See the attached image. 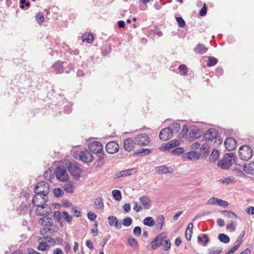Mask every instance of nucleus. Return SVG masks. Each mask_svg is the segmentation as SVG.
<instances>
[{"label":"nucleus","instance_id":"nucleus-1","mask_svg":"<svg viewBox=\"0 0 254 254\" xmlns=\"http://www.w3.org/2000/svg\"><path fill=\"white\" fill-rule=\"evenodd\" d=\"M161 246H164L165 251H168L171 248V243L165 233L156 236L147 247L148 250H155Z\"/></svg>","mask_w":254,"mask_h":254},{"label":"nucleus","instance_id":"nucleus-2","mask_svg":"<svg viewBox=\"0 0 254 254\" xmlns=\"http://www.w3.org/2000/svg\"><path fill=\"white\" fill-rule=\"evenodd\" d=\"M203 138L204 140L210 141L216 145L221 144L223 141L218 134V130L213 128H210L206 130L203 135Z\"/></svg>","mask_w":254,"mask_h":254},{"label":"nucleus","instance_id":"nucleus-3","mask_svg":"<svg viewBox=\"0 0 254 254\" xmlns=\"http://www.w3.org/2000/svg\"><path fill=\"white\" fill-rule=\"evenodd\" d=\"M235 161V157L233 153L226 154L222 160L218 161L217 165L222 169H228Z\"/></svg>","mask_w":254,"mask_h":254},{"label":"nucleus","instance_id":"nucleus-4","mask_svg":"<svg viewBox=\"0 0 254 254\" xmlns=\"http://www.w3.org/2000/svg\"><path fill=\"white\" fill-rule=\"evenodd\" d=\"M43 201L40 202V204L38 205V208L36 210L37 215L40 216H47L52 212L51 208L46 203L47 202L48 198L43 197Z\"/></svg>","mask_w":254,"mask_h":254},{"label":"nucleus","instance_id":"nucleus-5","mask_svg":"<svg viewBox=\"0 0 254 254\" xmlns=\"http://www.w3.org/2000/svg\"><path fill=\"white\" fill-rule=\"evenodd\" d=\"M73 157L86 163L91 162L93 160L92 154L87 150L80 152L76 151L74 153Z\"/></svg>","mask_w":254,"mask_h":254},{"label":"nucleus","instance_id":"nucleus-6","mask_svg":"<svg viewBox=\"0 0 254 254\" xmlns=\"http://www.w3.org/2000/svg\"><path fill=\"white\" fill-rule=\"evenodd\" d=\"M67 170L75 180H78L80 178L81 169L79 164L76 162H70L67 166Z\"/></svg>","mask_w":254,"mask_h":254},{"label":"nucleus","instance_id":"nucleus-7","mask_svg":"<svg viewBox=\"0 0 254 254\" xmlns=\"http://www.w3.org/2000/svg\"><path fill=\"white\" fill-rule=\"evenodd\" d=\"M50 190L49 185L45 181H41L38 183L34 189V192L43 195V197L46 196Z\"/></svg>","mask_w":254,"mask_h":254},{"label":"nucleus","instance_id":"nucleus-8","mask_svg":"<svg viewBox=\"0 0 254 254\" xmlns=\"http://www.w3.org/2000/svg\"><path fill=\"white\" fill-rule=\"evenodd\" d=\"M238 153L240 158L245 161L250 159L253 155V150L247 145L240 147Z\"/></svg>","mask_w":254,"mask_h":254},{"label":"nucleus","instance_id":"nucleus-9","mask_svg":"<svg viewBox=\"0 0 254 254\" xmlns=\"http://www.w3.org/2000/svg\"><path fill=\"white\" fill-rule=\"evenodd\" d=\"M134 140L137 145L146 146L150 142L148 135L146 133L139 134L134 137Z\"/></svg>","mask_w":254,"mask_h":254},{"label":"nucleus","instance_id":"nucleus-10","mask_svg":"<svg viewBox=\"0 0 254 254\" xmlns=\"http://www.w3.org/2000/svg\"><path fill=\"white\" fill-rule=\"evenodd\" d=\"M173 135L171 127H169L161 129L159 136L161 140L166 141L172 138Z\"/></svg>","mask_w":254,"mask_h":254},{"label":"nucleus","instance_id":"nucleus-11","mask_svg":"<svg viewBox=\"0 0 254 254\" xmlns=\"http://www.w3.org/2000/svg\"><path fill=\"white\" fill-rule=\"evenodd\" d=\"M88 149L91 153L96 154L103 151V146L101 142L94 141L89 144Z\"/></svg>","mask_w":254,"mask_h":254},{"label":"nucleus","instance_id":"nucleus-12","mask_svg":"<svg viewBox=\"0 0 254 254\" xmlns=\"http://www.w3.org/2000/svg\"><path fill=\"white\" fill-rule=\"evenodd\" d=\"M68 175L64 169V191L67 193H72L74 191V187L73 182L67 181Z\"/></svg>","mask_w":254,"mask_h":254},{"label":"nucleus","instance_id":"nucleus-13","mask_svg":"<svg viewBox=\"0 0 254 254\" xmlns=\"http://www.w3.org/2000/svg\"><path fill=\"white\" fill-rule=\"evenodd\" d=\"M119 148V145L114 141H110L105 146L106 151L109 154H114L117 152Z\"/></svg>","mask_w":254,"mask_h":254},{"label":"nucleus","instance_id":"nucleus-14","mask_svg":"<svg viewBox=\"0 0 254 254\" xmlns=\"http://www.w3.org/2000/svg\"><path fill=\"white\" fill-rule=\"evenodd\" d=\"M40 233L43 237L40 238L39 240L43 241L46 240L49 237H52L55 234V231L52 227H50L46 229H40Z\"/></svg>","mask_w":254,"mask_h":254},{"label":"nucleus","instance_id":"nucleus-15","mask_svg":"<svg viewBox=\"0 0 254 254\" xmlns=\"http://www.w3.org/2000/svg\"><path fill=\"white\" fill-rule=\"evenodd\" d=\"M224 145L228 151H233L236 148L237 142L234 138L229 137L225 139Z\"/></svg>","mask_w":254,"mask_h":254},{"label":"nucleus","instance_id":"nucleus-16","mask_svg":"<svg viewBox=\"0 0 254 254\" xmlns=\"http://www.w3.org/2000/svg\"><path fill=\"white\" fill-rule=\"evenodd\" d=\"M180 144V142L178 140H172L171 141L168 142L167 143H164L163 145H162L160 149L162 151H167L170 150L171 149L179 146Z\"/></svg>","mask_w":254,"mask_h":254},{"label":"nucleus","instance_id":"nucleus-17","mask_svg":"<svg viewBox=\"0 0 254 254\" xmlns=\"http://www.w3.org/2000/svg\"><path fill=\"white\" fill-rule=\"evenodd\" d=\"M136 144L134 139L131 138H127L124 141V148L127 151L130 152L132 151Z\"/></svg>","mask_w":254,"mask_h":254},{"label":"nucleus","instance_id":"nucleus-18","mask_svg":"<svg viewBox=\"0 0 254 254\" xmlns=\"http://www.w3.org/2000/svg\"><path fill=\"white\" fill-rule=\"evenodd\" d=\"M109 224L111 227H115L117 229L122 228V223L120 222L116 216H109L108 218Z\"/></svg>","mask_w":254,"mask_h":254},{"label":"nucleus","instance_id":"nucleus-19","mask_svg":"<svg viewBox=\"0 0 254 254\" xmlns=\"http://www.w3.org/2000/svg\"><path fill=\"white\" fill-rule=\"evenodd\" d=\"M201 135V131L197 127H192L190 128L189 133L190 139H194L199 137Z\"/></svg>","mask_w":254,"mask_h":254},{"label":"nucleus","instance_id":"nucleus-20","mask_svg":"<svg viewBox=\"0 0 254 254\" xmlns=\"http://www.w3.org/2000/svg\"><path fill=\"white\" fill-rule=\"evenodd\" d=\"M140 203L146 209H149L151 206V200L149 197L147 195H143L139 197Z\"/></svg>","mask_w":254,"mask_h":254},{"label":"nucleus","instance_id":"nucleus-21","mask_svg":"<svg viewBox=\"0 0 254 254\" xmlns=\"http://www.w3.org/2000/svg\"><path fill=\"white\" fill-rule=\"evenodd\" d=\"M39 223L43 227H53V220L48 216L41 218L39 220Z\"/></svg>","mask_w":254,"mask_h":254},{"label":"nucleus","instance_id":"nucleus-22","mask_svg":"<svg viewBox=\"0 0 254 254\" xmlns=\"http://www.w3.org/2000/svg\"><path fill=\"white\" fill-rule=\"evenodd\" d=\"M159 174L172 173L173 169L171 167H167L165 165L158 166L155 168Z\"/></svg>","mask_w":254,"mask_h":254},{"label":"nucleus","instance_id":"nucleus-23","mask_svg":"<svg viewBox=\"0 0 254 254\" xmlns=\"http://www.w3.org/2000/svg\"><path fill=\"white\" fill-rule=\"evenodd\" d=\"M137 172V170L136 168H131L127 169L126 170L120 171L117 175V177H127L133 174V173H136Z\"/></svg>","mask_w":254,"mask_h":254},{"label":"nucleus","instance_id":"nucleus-24","mask_svg":"<svg viewBox=\"0 0 254 254\" xmlns=\"http://www.w3.org/2000/svg\"><path fill=\"white\" fill-rule=\"evenodd\" d=\"M56 176L59 180L64 182V166L60 165L55 171Z\"/></svg>","mask_w":254,"mask_h":254},{"label":"nucleus","instance_id":"nucleus-25","mask_svg":"<svg viewBox=\"0 0 254 254\" xmlns=\"http://www.w3.org/2000/svg\"><path fill=\"white\" fill-rule=\"evenodd\" d=\"M104 205L103 199L102 197H98L94 200V208L95 209L102 210L104 209Z\"/></svg>","mask_w":254,"mask_h":254},{"label":"nucleus","instance_id":"nucleus-26","mask_svg":"<svg viewBox=\"0 0 254 254\" xmlns=\"http://www.w3.org/2000/svg\"><path fill=\"white\" fill-rule=\"evenodd\" d=\"M63 64V63L62 61H58L52 66V68L57 74L62 73L64 72Z\"/></svg>","mask_w":254,"mask_h":254},{"label":"nucleus","instance_id":"nucleus-27","mask_svg":"<svg viewBox=\"0 0 254 254\" xmlns=\"http://www.w3.org/2000/svg\"><path fill=\"white\" fill-rule=\"evenodd\" d=\"M244 170L247 174H254V162H251L245 164L244 166Z\"/></svg>","mask_w":254,"mask_h":254},{"label":"nucleus","instance_id":"nucleus-28","mask_svg":"<svg viewBox=\"0 0 254 254\" xmlns=\"http://www.w3.org/2000/svg\"><path fill=\"white\" fill-rule=\"evenodd\" d=\"M196 53L199 55H202L205 53L207 51V48L202 44H198L194 49Z\"/></svg>","mask_w":254,"mask_h":254},{"label":"nucleus","instance_id":"nucleus-29","mask_svg":"<svg viewBox=\"0 0 254 254\" xmlns=\"http://www.w3.org/2000/svg\"><path fill=\"white\" fill-rule=\"evenodd\" d=\"M185 157L189 160L194 159L198 160L199 158L200 154L195 151H190L185 154Z\"/></svg>","mask_w":254,"mask_h":254},{"label":"nucleus","instance_id":"nucleus-30","mask_svg":"<svg viewBox=\"0 0 254 254\" xmlns=\"http://www.w3.org/2000/svg\"><path fill=\"white\" fill-rule=\"evenodd\" d=\"M209 146L207 143L202 144L199 149V154L207 156L209 153Z\"/></svg>","mask_w":254,"mask_h":254},{"label":"nucleus","instance_id":"nucleus-31","mask_svg":"<svg viewBox=\"0 0 254 254\" xmlns=\"http://www.w3.org/2000/svg\"><path fill=\"white\" fill-rule=\"evenodd\" d=\"M81 39L83 42L91 43L93 40L94 36L91 33H84L82 35Z\"/></svg>","mask_w":254,"mask_h":254},{"label":"nucleus","instance_id":"nucleus-32","mask_svg":"<svg viewBox=\"0 0 254 254\" xmlns=\"http://www.w3.org/2000/svg\"><path fill=\"white\" fill-rule=\"evenodd\" d=\"M221 213L224 216L229 218H235V219H237L238 218V216L234 212L230 210H223Z\"/></svg>","mask_w":254,"mask_h":254},{"label":"nucleus","instance_id":"nucleus-33","mask_svg":"<svg viewBox=\"0 0 254 254\" xmlns=\"http://www.w3.org/2000/svg\"><path fill=\"white\" fill-rule=\"evenodd\" d=\"M63 215H62V213L59 210H57L54 212V219L57 220V222L59 223L61 226L63 225Z\"/></svg>","mask_w":254,"mask_h":254},{"label":"nucleus","instance_id":"nucleus-34","mask_svg":"<svg viewBox=\"0 0 254 254\" xmlns=\"http://www.w3.org/2000/svg\"><path fill=\"white\" fill-rule=\"evenodd\" d=\"M219 157V153L218 150L214 149L209 156V160L210 161L215 162Z\"/></svg>","mask_w":254,"mask_h":254},{"label":"nucleus","instance_id":"nucleus-35","mask_svg":"<svg viewBox=\"0 0 254 254\" xmlns=\"http://www.w3.org/2000/svg\"><path fill=\"white\" fill-rule=\"evenodd\" d=\"M219 240L224 244H227L229 243L230 239L228 236L227 235L221 233L218 235V236Z\"/></svg>","mask_w":254,"mask_h":254},{"label":"nucleus","instance_id":"nucleus-36","mask_svg":"<svg viewBox=\"0 0 254 254\" xmlns=\"http://www.w3.org/2000/svg\"><path fill=\"white\" fill-rule=\"evenodd\" d=\"M43 198V195L39 193H36V195L33 197L32 199V203L37 206H38L39 203V200H41V202L43 201L42 198Z\"/></svg>","mask_w":254,"mask_h":254},{"label":"nucleus","instance_id":"nucleus-37","mask_svg":"<svg viewBox=\"0 0 254 254\" xmlns=\"http://www.w3.org/2000/svg\"><path fill=\"white\" fill-rule=\"evenodd\" d=\"M223 250V248L222 247H212L211 248L208 249V254H220Z\"/></svg>","mask_w":254,"mask_h":254},{"label":"nucleus","instance_id":"nucleus-38","mask_svg":"<svg viewBox=\"0 0 254 254\" xmlns=\"http://www.w3.org/2000/svg\"><path fill=\"white\" fill-rule=\"evenodd\" d=\"M217 63L218 60L216 58L213 57H208L206 65L208 67H211L216 65Z\"/></svg>","mask_w":254,"mask_h":254},{"label":"nucleus","instance_id":"nucleus-39","mask_svg":"<svg viewBox=\"0 0 254 254\" xmlns=\"http://www.w3.org/2000/svg\"><path fill=\"white\" fill-rule=\"evenodd\" d=\"M95 154H96L97 161L98 162H102L103 164L105 163V157L106 155L104 152L102 151L100 152V153H96Z\"/></svg>","mask_w":254,"mask_h":254},{"label":"nucleus","instance_id":"nucleus-40","mask_svg":"<svg viewBox=\"0 0 254 254\" xmlns=\"http://www.w3.org/2000/svg\"><path fill=\"white\" fill-rule=\"evenodd\" d=\"M143 224L149 227H152L155 225V222L151 217H147L143 220Z\"/></svg>","mask_w":254,"mask_h":254},{"label":"nucleus","instance_id":"nucleus-41","mask_svg":"<svg viewBox=\"0 0 254 254\" xmlns=\"http://www.w3.org/2000/svg\"><path fill=\"white\" fill-rule=\"evenodd\" d=\"M179 70L182 75H187L188 74V67L185 64H182L180 65Z\"/></svg>","mask_w":254,"mask_h":254},{"label":"nucleus","instance_id":"nucleus-42","mask_svg":"<svg viewBox=\"0 0 254 254\" xmlns=\"http://www.w3.org/2000/svg\"><path fill=\"white\" fill-rule=\"evenodd\" d=\"M114 198L117 201H120L122 199L121 192L119 190H114L112 191Z\"/></svg>","mask_w":254,"mask_h":254},{"label":"nucleus","instance_id":"nucleus-43","mask_svg":"<svg viewBox=\"0 0 254 254\" xmlns=\"http://www.w3.org/2000/svg\"><path fill=\"white\" fill-rule=\"evenodd\" d=\"M169 127H171V131H172L173 134L177 133L180 129V125L179 123H175L171 124Z\"/></svg>","mask_w":254,"mask_h":254},{"label":"nucleus","instance_id":"nucleus-44","mask_svg":"<svg viewBox=\"0 0 254 254\" xmlns=\"http://www.w3.org/2000/svg\"><path fill=\"white\" fill-rule=\"evenodd\" d=\"M184 152V150L182 147H177L175 149H172L171 151V153L173 155H179L183 154Z\"/></svg>","mask_w":254,"mask_h":254},{"label":"nucleus","instance_id":"nucleus-45","mask_svg":"<svg viewBox=\"0 0 254 254\" xmlns=\"http://www.w3.org/2000/svg\"><path fill=\"white\" fill-rule=\"evenodd\" d=\"M44 15L43 12H38L36 15V20L39 24H41L44 22Z\"/></svg>","mask_w":254,"mask_h":254},{"label":"nucleus","instance_id":"nucleus-46","mask_svg":"<svg viewBox=\"0 0 254 254\" xmlns=\"http://www.w3.org/2000/svg\"><path fill=\"white\" fill-rule=\"evenodd\" d=\"M150 153L151 150L149 149L146 148H143L141 151H136L134 152V154L136 155L140 154H141L142 155H147Z\"/></svg>","mask_w":254,"mask_h":254},{"label":"nucleus","instance_id":"nucleus-47","mask_svg":"<svg viewBox=\"0 0 254 254\" xmlns=\"http://www.w3.org/2000/svg\"><path fill=\"white\" fill-rule=\"evenodd\" d=\"M43 177L46 180L51 181L54 177V175L52 173L51 170H47L44 173Z\"/></svg>","mask_w":254,"mask_h":254},{"label":"nucleus","instance_id":"nucleus-48","mask_svg":"<svg viewBox=\"0 0 254 254\" xmlns=\"http://www.w3.org/2000/svg\"><path fill=\"white\" fill-rule=\"evenodd\" d=\"M48 248H49V244L47 242H40L38 247V249L40 251H44L47 249Z\"/></svg>","mask_w":254,"mask_h":254},{"label":"nucleus","instance_id":"nucleus-49","mask_svg":"<svg viewBox=\"0 0 254 254\" xmlns=\"http://www.w3.org/2000/svg\"><path fill=\"white\" fill-rule=\"evenodd\" d=\"M245 234V232L244 231H243L241 234L240 235V236L238 237L237 240L236 241V246H238L239 247H240V246L243 243V238H244Z\"/></svg>","mask_w":254,"mask_h":254},{"label":"nucleus","instance_id":"nucleus-50","mask_svg":"<svg viewBox=\"0 0 254 254\" xmlns=\"http://www.w3.org/2000/svg\"><path fill=\"white\" fill-rule=\"evenodd\" d=\"M176 19L179 27H185L186 25V22L182 17H176Z\"/></svg>","mask_w":254,"mask_h":254},{"label":"nucleus","instance_id":"nucleus-51","mask_svg":"<svg viewBox=\"0 0 254 254\" xmlns=\"http://www.w3.org/2000/svg\"><path fill=\"white\" fill-rule=\"evenodd\" d=\"M132 220L130 217H127L123 219V225L126 227H128L131 225Z\"/></svg>","mask_w":254,"mask_h":254},{"label":"nucleus","instance_id":"nucleus-52","mask_svg":"<svg viewBox=\"0 0 254 254\" xmlns=\"http://www.w3.org/2000/svg\"><path fill=\"white\" fill-rule=\"evenodd\" d=\"M128 242L131 247H135L138 246V243L135 239L132 237H129L128 239Z\"/></svg>","mask_w":254,"mask_h":254},{"label":"nucleus","instance_id":"nucleus-53","mask_svg":"<svg viewBox=\"0 0 254 254\" xmlns=\"http://www.w3.org/2000/svg\"><path fill=\"white\" fill-rule=\"evenodd\" d=\"M20 7L23 9L24 6L29 7L30 6V2L28 0H20Z\"/></svg>","mask_w":254,"mask_h":254},{"label":"nucleus","instance_id":"nucleus-54","mask_svg":"<svg viewBox=\"0 0 254 254\" xmlns=\"http://www.w3.org/2000/svg\"><path fill=\"white\" fill-rule=\"evenodd\" d=\"M133 233L134 235L136 237H139L140 236L141 233V229L139 226H136L134 228L133 230Z\"/></svg>","mask_w":254,"mask_h":254},{"label":"nucleus","instance_id":"nucleus-55","mask_svg":"<svg viewBox=\"0 0 254 254\" xmlns=\"http://www.w3.org/2000/svg\"><path fill=\"white\" fill-rule=\"evenodd\" d=\"M53 193L54 195L58 197L62 195L63 191L60 188H56L54 190Z\"/></svg>","mask_w":254,"mask_h":254},{"label":"nucleus","instance_id":"nucleus-56","mask_svg":"<svg viewBox=\"0 0 254 254\" xmlns=\"http://www.w3.org/2000/svg\"><path fill=\"white\" fill-rule=\"evenodd\" d=\"M218 198L212 197L208 200L207 203L210 205H216L218 203Z\"/></svg>","mask_w":254,"mask_h":254},{"label":"nucleus","instance_id":"nucleus-57","mask_svg":"<svg viewBox=\"0 0 254 254\" xmlns=\"http://www.w3.org/2000/svg\"><path fill=\"white\" fill-rule=\"evenodd\" d=\"M217 204L221 207H227L229 205V203L227 201L219 199Z\"/></svg>","mask_w":254,"mask_h":254},{"label":"nucleus","instance_id":"nucleus-58","mask_svg":"<svg viewBox=\"0 0 254 254\" xmlns=\"http://www.w3.org/2000/svg\"><path fill=\"white\" fill-rule=\"evenodd\" d=\"M226 228L227 229H231V232H234L236 230V226L234 225L233 221H231L229 224L226 225Z\"/></svg>","mask_w":254,"mask_h":254},{"label":"nucleus","instance_id":"nucleus-59","mask_svg":"<svg viewBox=\"0 0 254 254\" xmlns=\"http://www.w3.org/2000/svg\"><path fill=\"white\" fill-rule=\"evenodd\" d=\"M87 217L90 221H94L97 218V215L94 213L89 211L87 213Z\"/></svg>","mask_w":254,"mask_h":254},{"label":"nucleus","instance_id":"nucleus-60","mask_svg":"<svg viewBox=\"0 0 254 254\" xmlns=\"http://www.w3.org/2000/svg\"><path fill=\"white\" fill-rule=\"evenodd\" d=\"M206 13L207 6L204 3L199 11V15L201 16H204L206 14Z\"/></svg>","mask_w":254,"mask_h":254},{"label":"nucleus","instance_id":"nucleus-61","mask_svg":"<svg viewBox=\"0 0 254 254\" xmlns=\"http://www.w3.org/2000/svg\"><path fill=\"white\" fill-rule=\"evenodd\" d=\"M220 181L222 182L224 184H226L228 185L232 183L233 182V180L230 177H227L224 178V179H220Z\"/></svg>","mask_w":254,"mask_h":254},{"label":"nucleus","instance_id":"nucleus-62","mask_svg":"<svg viewBox=\"0 0 254 254\" xmlns=\"http://www.w3.org/2000/svg\"><path fill=\"white\" fill-rule=\"evenodd\" d=\"M133 203L134 204V206L133 209L134 211H135L137 212H138L142 210V207L140 205H138L137 202L135 201Z\"/></svg>","mask_w":254,"mask_h":254},{"label":"nucleus","instance_id":"nucleus-63","mask_svg":"<svg viewBox=\"0 0 254 254\" xmlns=\"http://www.w3.org/2000/svg\"><path fill=\"white\" fill-rule=\"evenodd\" d=\"M239 247L238 246L235 245L233 248H232L229 251L227 252L225 254H233L235 251H236L238 249Z\"/></svg>","mask_w":254,"mask_h":254},{"label":"nucleus","instance_id":"nucleus-64","mask_svg":"<svg viewBox=\"0 0 254 254\" xmlns=\"http://www.w3.org/2000/svg\"><path fill=\"white\" fill-rule=\"evenodd\" d=\"M246 212L249 215H254V207H253V206L248 207L246 210Z\"/></svg>","mask_w":254,"mask_h":254}]
</instances>
